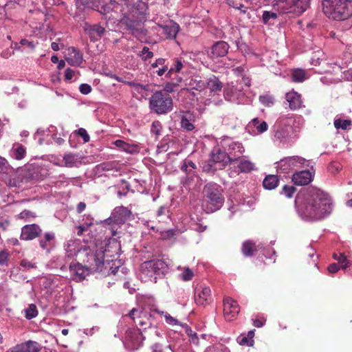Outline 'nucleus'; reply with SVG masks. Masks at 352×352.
<instances>
[{
  "mask_svg": "<svg viewBox=\"0 0 352 352\" xmlns=\"http://www.w3.org/2000/svg\"><path fill=\"white\" fill-rule=\"evenodd\" d=\"M168 65L166 63V60L163 58H157L154 63L151 64V67L155 69L158 67H163L164 65Z\"/></svg>",
  "mask_w": 352,
  "mask_h": 352,
  "instance_id": "59",
  "label": "nucleus"
},
{
  "mask_svg": "<svg viewBox=\"0 0 352 352\" xmlns=\"http://www.w3.org/2000/svg\"><path fill=\"white\" fill-rule=\"evenodd\" d=\"M191 89L202 91L206 89V79H202L201 76H193L188 79L186 84Z\"/></svg>",
  "mask_w": 352,
  "mask_h": 352,
  "instance_id": "25",
  "label": "nucleus"
},
{
  "mask_svg": "<svg viewBox=\"0 0 352 352\" xmlns=\"http://www.w3.org/2000/svg\"><path fill=\"white\" fill-rule=\"evenodd\" d=\"M9 164L6 158L0 156V173L8 170Z\"/></svg>",
  "mask_w": 352,
  "mask_h": 352,
  "instance_id": "57",
  "label": "nucleus"
},
{
  "mask_svg": "<svg viewBox=\"0 0 352 352\" xmlns=\"http://www.w3.org/2000/svg\"><path fill=\"white\" fill-rule=\"evenodd\" d=\"M38 244L40 248L46 253H50L56 245V235L53 232H46L39 236Z\"/></svg>",
  "mask_w": 352,
  "mask_h": 352,
  "instance_id": "15",
  "label": "nucleus"
},
{
  "mask_svg": "<svg viewBox=\"0 0 352 352\" xmlns=\"http://www.w3.org/2000/svg\"><path fill=\"white\" fill-rule=\"evenodd\" d=\"M78 73L76 70L67 68L65 71V78L67 81L75 80L77 78Z\"/></svg>",
  "mask_w": 352,
  "mask_h": 352,
  "instance_id": "52",
  "label": "nucleus"
},
{
  "mask_svg": "<svg viewBox=\"0 0 352 352\" xmlns=\"http://www.w3.org/2000/svg\"><path fill=\"white\" fill-rule=\"evenodd\" d=\"M275 164L278 173L287 174L296 168L309 166L310 162L302 157L294 155L284 157Z\"/></svg>",
  "mask_w": 352,
  "mask_h": 352,
  "instance_id": "9",
  "label": "nucleus"
},
{
  "mask_svg": "<svg viewBox=\"0 0 352 352\" xmlns=\"http://www.w3.org/2000/svg\"><path fill=\"white\" fill-rule=\"evenodd\" d=\"M109 250H97L87 258L82 259L87 265L77 263L69 265V272L73 280L81 281L92 272H102L105 267L104 257Z\"/></svg>",
  "mask_w": 352,
  "mask_h": 352,
  "instance_id": "3",
  "label": "nucleus"
},
{
  "mask_svg": "<svg viewBox=\"0 0 352 352\" xmlns=\"http://www.w3.org/2000/svg\"><path fill=\"white\" fill-rule=\"evenodd\" d=\"M291 109H297L302 106L301 96L296 91L288 92L285 96Z\"/></svg>",
  "mask_w": 352,
  "mask_h": 352,
  "instance_id": "26",
  "label": "nucleus"
},
{
  "mask_svg": "<svg viewBox=\"0 0 352 352\" xmlns=\"http://www.w3.org/2000/svg\"><path fill=\"white\" fill-rule=\"evenodd\" d=\"M25 318L28 320H31L38 315V310L34 304L29 305L28 307L25 309Z\"/></svg>",
  "mask_w": 352,
  "mask_h": 352,
  "instance_id": "48",
  "label": "nucleus"
},
{
  "mask_svg": "<svg viewBox=\"0 0 352 352\" xmlns=\"http://www.w3.org/2000/svg\"><path fill=\"white\" fill-rule=\"evenodd\" d=\"M210 160L215 164H221L223 166H226L230 162H232L226 151H223L219 148H214L212 150L211 153Z\"/></svg>",
  "mask_w": 352,
  "mask_h": 352,
  "instance_id": "22",
  "label": "nucleus"
},
{
  "mask_svg": "<svg viewBox=\"0 0 352 352\" xmlns=\"http://www.w3.org/2000/svg\"><path fill=\"white\" fill-rule=\"evenodd\" d=\"M333 258L335 260H337L340 265L341 267L344 270L346 269L350 265L349 261L347 260L346 257L344 254L342 253H334L333 254Z\"/></svg>",
  "mask_w": 352,
  "mask_h": 352,
  "instance_id": "44",
  "label": "nucleus"
},
{
  "mask_svg": "<svg viewBox=\"0 0 352 352\" xmlns=\"http://www.w3.org/2000/svg\"><path fill=\"white\" fill-rule=\"evenodd\" d=\"M77 133L83 139V141L85 142H88L89 141V140H90L89 135L85 129H83V128L79 129L77 131Z\"/></svg>",
  "mask_w": 352,
  "mask_h": 352,
  "instance_id": "60",
  "label": "nucleus"
},
{
  "mask_svg": "<svg viewBox=\"0 0 352 352\" xmlns=\"http://www.w3.org/2000/svg\"><path fill=\"white\" fill-rule=\"evenodd\" d=\"M294 192L295 188L294 186L285 185L283 188V194L288 198L292 197Z\"/></svg>",
  "mask_w": 352,
  "mask_h": 352,
  "instance_id": "54",
  "label": "nucleus"
},
{
  "mask_svg": "<svg viewBox=\"0 0 352 352\" xmlns=\"http://www.w3.org/2000/svg\"><path fill=\"white\" fill-rule=\"evenodd\" d=\"M184 67L183 62L179 58H175L173 65L169 68L166 74L167 78H172L174 73H179Z\"/></svg>",
  "mask_w": 352,
  "mask_h": 352,
  "instance_id": "32",
  "label": "nucleus"
},
{
  "mask_svg": "<svg viewBox=\"0 0 352 352\" xmlns=\"http://www.w3.org/2000/svg\"><path fill=\"white\" fill-rule=\"evenodd\" d=\"M173 107V102L171 96L163 91L154 92L149 98L150 109L158 115L171 111Z\"/></svg>",
  "mask_w": 352,
  "mask_h": 352,
  "instance_id": "7",
  "label": "nucleus"
},
{
  "mask_svg": "<svg viewBox=\"0 0 352 352\" xmlns=\"http://www.w3.org/2000/svg\"><path fill=\"white\" fill-rule=\"evenodd\" d=\"M239 307L236 301L230 297L224 298L223 313L227 320H232L239 313Z\"/></svg>",
  "mask_w": 352,
  "mask_h": 352,
  "instance_id": "16",
  "label": "nucleus"
},
{
  "mask_svg": "<svg viewBox=\"0 0 352 352\" xmlns=\"http://www.w3.org/2000/svg\"><path fill=\"white\" fill-rule=\"evenodd\" d=\"M65 249L67 256H76L79 259L87 258L91 253H95V252L91 250L89 247L82 245L81 241L78 239L69 240L65 245Z\"/></svg>",
  "mask_w": 352,
  "mask_h": 352,
  "instance_id": "10",
  "label": "nucleus"
},
{
  "mask_svg": "<svg viewBox=\"0 0 352 352\" xmlns=\"http://www.w3.org/2000/svg\"><path fill=\"white\" fill-rule=\"evenodd\" d=\"M190 116L189 115V117ZM181 126L186 131H192L195 129L194 124L191 122V120L188 118V113L183 115L181 119Z\"/></svg>",
  "mask_w": 352,
  "mask_h": 352,
  "instance_id": "45",
  "label": "nucleus"
},
{
  "mask_svg": "<svg viewBox=\"0 0 352 352\" xmlns=\"http://www.w3.org/2000/svg\"><path fill=\"white\" fill-rule=\"evenodd\" d=\"M254 243L250 241H245L242 245V252L245 256H251L254 250Z\"/></svg>",
  "mask_w": 352,
  "mask_h": 352,
  "instance_id": "47",
  "label": "nucleus"
},
{
  "mask_svg": "<svg viewBox=\"0 0 352 352\" xmlns=\"http://www.w3.org/2000/svg\"><path fill=\"white\" fill-rule=\"evenodd\" d=\"M41 232L42 229L37 224L25 225L21 228V239L25 241L33 240L38 237Z\"/></svg>",
  "mask_w": 352,
  "mask_h": 352,
  "instance_id": "17",
  "label": "nucleus"
},
{
  "mask_svg": "<svg viewBox=\"0 0 352 352\" xmlns=\"http://www.w3.org/2000/svg\"><path fill=\"white\" fill-rule=\"evenodd\" d=\"M56 127L50 126L47 129H38L35 135L38 138V143L40 144L46 142L47 144L52 142V139H54Z\"/></svg>",
  "mask_w": 352,
  "mask_h": 352,
  "instance_id": "20",
  "label": "nucleus"
},
{
  "mask_svg": "<svg viewBox=\"0 0 352 352\" xmlns=\"http://www.w3.org/2000/svg\"><path fill=\"white\" fill-rule=\"evenodd\" d=\"M324 53L322 50H318L314 52L313 56L311 58V63L313 65L317 66L320 64V61L323 60Z\"/></svg>",
  "mask_w": 352,
  "mask_h": 352,
  "instance_id": "50",
  "label": "nucleus"
},
{
  "mask_svg": "<svg viewBox=\"0 0 352 352\" xmlns=\"http://www.w3.org/2000/svg\"><path fill=\"white\" fill-rule=\"evenodd\" d=\"M140 278L144 281L156 283L168 272V264L162 259L155 258L143 262L140 265Z\"/></svg>",
  "mask_w": 352,
  "mask_h": 352,
  "instance_id": "5",
  "label": "nucleus"
},
{
  "mask_svg": "<svg viewBox=\"0 0 352 352\" xmlns=\"http://www.w3.org/2000/svg\"><path fill=\"white\" fill-rule=\"evenodd\" d=\"M277 19V14L272 11H263L262 15V21L266 25L274 24Z\"/></svg>",
  "mask_w": 352,
  "mask_h": 352,
  "instance_id": "40",
  "label": "nucleus"
},
{
  "mask_svg": "<svg viewBox=\"0 0 352 352\" xmlns=\"http://www.w3.org/2000/svg\"><path fill=\"white\" fill-rule=\"evenodd\" d=\"M312 174L309 170H302L294 173L292 181L296 185L304 186L309 184L312 180Z\"/></svg>",
  "mask_w": 352,
  "mask_h": 352,
  "instance_id": "23",
  "label": "nucleus"
},
{
  "mask_svg": "<svg viewBox=\"0 0 352 352\" xmlns=\"http://www.w3.org/2000/svg\"><path fill=\"white\" fill-rule=\"evenodd\" d=\"M259 100L262 104L267 106H270L273 104V98L267 95L261 96L259 97Z\"/></svg>",
  "mask_w": 352,
  "mask_h": 352,
  "instance_id": "55",
  "label": "nucleus"
},
{
  "mask_svg": "<svg viewBox=\"0 0 352 352\" xmlns=\"http://www.w3.org/2000/svg\"><path fill=\"white\" fill-rule=\"evenodd\" d=\"M278 184V179L276 175H270L264 179L263 182V187L267 190L274 189Z\"/></svg>",
  "mask_w": 352,
  "mask_h": 352,
  "instance_id": "34",
  "label": "nucleus"
},
{
  "mask_svg": "<svg viewBox=\"0 0 352 352\" xmlns=\"http://www.w3.org/2000/svg\"><path fill=\"white\" fill-rule=\"evenodd\" d=\"M197 168L196 164L189 159H186L181 167V170L186 174H191Z\"/></svg>",
  "mask_w": 352,
  "mask_h": 352,
  "instance_id": "42",
  "label": "nucleus"
},
{
  "mask_svg": "<svg viewBox=\"0 0 352 352\" xmlns=\"http://www.w3.org/2000/svg\"><path fill=\"white\" fill-rule=\"evenodd\" d=\"M177 269L181 271V273L179 275V277L181 280L184 281H189L193 278L194 272L189 267H178Z\"/></svg>",
  "mask_w": 352,
  "mask_h": 352,
  "instance_id": "37",
  "label": "nucleus"
},
{
  "mask_svg": "<svg viewBox=\"0 0 352 352\" xmlns=\"http://www.w3.org/2000/svg\"><path fill=\"white\" fill-rule=\"evenodd\" d=\"M294 117V114L283 115L278 119L277 122L279 125L292 127Z\"/></svg>",
  "mask_w": 352,
  "mask_h": 352,
  "instance_id": "46",
  "label": "nucleus"
},
{
  "mask_svg": "<svg viewBox=\"0 0 352 352\" xmlns=\"http://www.w3.org/2000/svg\"><path fill=\"white\" fill-rule=\"evenodd\" d=\"M131 211L128 208L122 206L114 208L111 212V216L105 220L106 223H108L109 225H113L111 228L113 236L116 234L115 226H119L124 223L126 221L131 218Z\"/></svg>",
  "mask_w": 352,
  "mask_h": 352,
  "instance_id": "11",
  "label": "nucleus"
},
{
  "mask_svg": "<svg viewBox=\"0 0 352 352\" xmlns=\"http://www.w3.org/2000/svg\"><path fill=\"white\" fill-rule=\"evenodd\" d=\"M205 196L201 201V206L206 213H212L219 210L224 202V198L221 190L216 184H209L206 186Z\"/></svg>",
  "mask_w": 352,
  "mask_h": 352,
  "instance_id": "6",
  "label": "nucleus"
},
{
  "mask_svg": "<svg viewBox=\"0 0 352 352\" xmlns=\"http://www.w3.org/2000/svg\"><path fill=\"white\" fill-rule=\"evenodd\" d=\"M152 311L164 316L166 322L171 326L179 325L181 327H183L189 336H196L197 334L195 333H193L190 328L186 324H183L180 323L176 318L171 316L167 312H164L162 311H161L157 309H154L152 310Z\"/></svg>",
  "mask_w": 352,
  "mask_h": 352,
  "instance_id": "19",
  "label": "nucleus"
},
{
  "mask_svg": "<svg viewBox=\"0 0 352 352\" xmlns=\"http://www.w3.org/2000/svg\"><path fill=\"white\" fill-rule=\"evenodd\" d=\"M253 126L256 128L258 133H262L266 131L268 129V125L265 121H260L258 118H254L250 122L248 127Z\"/></svg>",
  "mask_w": 352,
  "mask_h": 352,
  "instance_id": "33",
  "label": "nucleus"
},
{
  "mask_svg": "<svg viewBox=\"0 0 352 352\" xmlns=\"http://www.w3.org/2000/svg\"><path fill=\"white\" fill-rule=\"evenodd\" d=\"M36 217V214L30 210H24L19 214V219H23L26 221H31Z\"/></svg>",
  "mask_w": 352,
  "mask_h": 352,
  "instance_id": "49",
  "label": "nucleus"
},
{
  "mask_svg": "<svg viewBox=\"0 0 352 352\" xmlns=\"http://www.w3.org/2000/svg\"><path fill=\"white\" fill-rule=\"evenodd\" d=\"M300 217L307 221H320L328 217L333 210L331 197L317 188H309L303 195L302 200L298 196L296 200Z\"/></svg>",
  "mask_w": 352,
  "mask_h": 352,
  "instance_id": "1",
  "label": "nucleus"
},
{
  "mask_svg": "<svg viewBox=\"0 0 352 352\" xmlns=\"http://www.w3.org/2000/svg\"><path fill=\"white\" fill-rule=\"evenodd\" d=\"M141 56L142 58L146 60L153 56V53L149 50L148 47H144L141 51Z\"/></svg>",
  "mask_w": 352,
  "mask_h": 352,
  "instance_id": "56",
  "label": "nucleus"
},
{
  "mask_svg": "<svg viewBox=\"0 0 352 352\" xmlns=\"http://www.w3.org/2000/svg\"><path fill=\"white\" fill-rule=\"evenodd\" d=\"M91 31L96 33L98 36H101L104 33L105 30L100 25H95L91 28Z\"/></svg>",
  "mask_w": 352,
  "mask_h": 352,
  "instance_id": "62",
  "label": "nucleus"
},
{
  "mask_svg": "<svg viewBox=\"0 0 352 352\" xmlns=\"http://www.w3.org/2000/svg\"><path fill=\"white\" fill-rule=\"evenodd\" d=\"M6 352H25L24 344L21 343L8 349Z\"/></svg>",
  "mask_w": 352,
  "mask_h": 352,
  "instance_id": "61",
  "label": "nucleus"
},
{
  "mask_svg": "<svg viewBox=\"0 0 352 352\" xmlns=\"http://www.w3.org/2000/svg\"><path fill=\"white\" fill-rule=\"evenodd\" d=\"M114 144L121 151L127 153L133 154L139 152V147L138 145L129 144L121 140L115 141Z\"/></svg>",
  "mask_w": 352,
  "mask_h": 352,
  "instance_id": "27",
  "label": "nucleus"
},
{
  "mask_svg": "<svg viewBox=\"0 0 352 352\" xmlns=\"http://www.w3.org/2000/svg\"><path fill=\"white\" fill-rule=\"evenodd\" d=\"M162 129V125L161 122L158 120L154 121L151 127V133L155 135L157 137L160 136L161 135Z\"/></svg>",
  "mask_w": 352,
  "mask_h": 352,
  "instance_id": "51",
  "label": "nucleus"
},
{
  "mask_svg": "<svg viewBox=\"0 0 352 352\" xmlns=\"http://www.w3.org/2000/svg\"><path fill=\"white\" fill-rule=\"evenodd\" d=\"M304 124L305 120L303 117L299 115H294L292 125V128L293 129L294 131H299L300 129L304 126Z\"/></svg>",
  "mask_w": 352,
  "mask_h": 352,
  "instance_id": "43",
  "label": "nucleus"
},
{
  "mask_svg": "<svg viewBox=\"0 0 352 352\" xmlns=\"http://www.w3.org/2000/svg\"><path fill=\"white\" fill-rule=\"evenodd\" d=\"M322 11L329 19L344 21L352 15V1L323 0Z\"/></svg>",
  "mask_w": 352,
  "mask_h": 352,
  "instance_id": "4",
  "label": "nucleus"
},
{
  "mask_svg": "<svg viewBox=\"0 0 352 352\" xmlns=\"http://www.w3.org/2000/svg\"><path fill=\"white\" fill-rule=\"evenodd\" d=\"M229 50L228 44L223 41L215 43L211 47L210 54L211 58L222 57L227 54Z\"/></svg>",
  "mask_w": 352,
  "mask_h": 352,
  "instance_id": "21",
  "label": "nucleus"
},
{
  "mask_svg": "<svg viewBox=\"0 0 352 352\" xmlns=\"http://www.w3.org/2000/svg\"><path fill=\"white\" fill-rule=\"evenodd\" d=\"M63 162L67 167H74L79 163L77 156L72 153L65 154L63 157Z\"/></svg>",
  "mask_w": 352,
  "mask_h": 352,
  "instance_id": "38",
  "label": "nucleus"
},
{
  "mask_svg": "<svg viewBox=\"0 0 352 352\" xmlns=\"http://www.w3.org/2000/svg\"><path fill=\"white\" fill-rule=\"evenodd\" d=\"M10 156L17 160L23 159L26 155V149L19 143H14L10 151Z\"/></svg>",
  "mask_w": 352,
  "mask_h": 352,
  "instance_id": "28",
  "label": "nucleus"
},
{
  "mask_svg": "<svg viewBox=\"0 0 352 352\" xmlns=\"http://www.w3.org/2000/svg\"><path fill=\"white\" fill-rule=\"evenodd\" d=\"M207 85L206 89H209L210 91V96L211 98L206 100L205 102L206 105H209L210 104H214V105L221 104L223 101L221 99L216 98L215 96L217 92L221 91L223 87L222 82L219 80L218 78L213 76L208 79H206Z\"/></svg>",
  "mask_w": 352,
  "mask_h": 352,
  "instance_id": "13",
  "label": "nucleus"
},
{
  "mask_svg": "<svg viewBox=\"0 0 352 352\" xmlns=\"http://www.w3.org/2000/svg\"><path fill=\"white\" fill-rule=\"evenodd\" d=\"M20 44L22 45H26L30 49H34L36 46V44L31 41H28L25 38H23L20 41Z\"/></svg>",
  "mask_w": 352,
  "mask_h": 352,
  "instance_id": "63",
  "label": "nucleus"
},
{
  "mask_svg": "<svg viewBox=\"0 0 352 352\" xmlns=\"http://www.w3.org/2000/svg\"><path fill=\"white\" fill-rule=\"evenodd\" d=\"M238 343L241 345H248L249 346H252L254 344V340H249L248 337L243 336V337H239L237 338Z\"/></svg>",
  "mask_w": 352,
  "mask_h": 352,
  "instance_id": "53",
  "label": "nucleus"
},
{
  "mask_svg": "<svg viewBox=\"0 0 352 352\" xmlns=\"http://www.w3.org/2000/svg\"><path fill=\"white\" fill-rule=\"evenodd\" d=\"M170 79L172 80V81L167 82L164 85V89L163 90L164 92H166L167 94L174 91L175 87H177L179 84L182 82L181 77H177L175 80L173 78Z\"/></svg>",
  "mask_w": 352,
  "mask_h": 352,
  "instance_id": "41",
  "label": "nucleus"
},
{
  "mask_svg": "<svg viewBox=\"0 0 352 352\" xmlns=\"http://www.w3.org/2000/svg\"><path fill=\"white\" fill-rule=\"evenodd\" d=\"M189 175V176L183 178L182 182L186 188L191 190L197 187V183L199 182V177L194 174Z\"/></svg>",
  "mask_w": 352,
  "mask_h": 352,
  "instance_id": "31",
  "label": "nucleus"
},
{
  "mask_svg": "<svg viewBox=\"0 0 352 352\" xmlns=\"http://www.w3.org/2000/svg\"><path fill=\"white\" fill-rule=\"evenodd\" d=\"M223 96L226 100L237 104L243 102L245 92L241 86L233 82L228 84L223 89Z\"/></svg>",
  "mask_w": 352,
  "mask_h": 352,
  "instance_id": "14",
  "label": "nucleus"
},
{
  "mask_svg": "<svg viewBox=\"0 0 352 352\" xmlns=\"http://www.w3.org/2000/svg\"><path fill=\"white\" fill-rule=\"evenodd\" d=\"M210 299V289L208 287H203L201 290L197 289L195 294V300L199 305H206Z\"/></svg>",
  "mask_w": 352,
  "mask_h": 352,
  "instance_id": "24",
  "label": "nucleus"
},
{
  "mask_svg": "<svg viewBox=\"0 0 352 352\" xmlns=\"http://www.w3.org/2000/svg\"><path fill=\"white\" fill-rule=\"evenodd\" d=\"M65 60L70 65L79 67L83 61L82 54L76 47H70L67 49Z\"/></svg>",
  "mask_w": 352,
  "mask_h": 352,
  "instance_id": "18",
  "label": "nucleus"
},
{
  "mask_svg": "<svg viewBox=\"0 0 352 352\" xmlns=\"http://www.w3.org/2000/svg\"><path fill=\"white\" fill-rule=\"evenodd\" d=\"M333 124L336 129L348 130L352 126L351 120L349 119L343 120L341 118H336Z\"/></svg>",
  "mask_w": 352,
  "mask_h": 352,
  "instance_id": "35",
  "label": "nucleus"
},
{
  "mask_svg": "<svg viewBox=\"0 0 352 352\" xmlns=\"http://www.w3.org/2000/svg\"><path fill=\"white\" fill-rule=\"evenodd\" d=\"M162 32L167 38H175L179 30V26L176 23L170 22V24L161 26Z\"/></svg>",
  "mask_w": 352,
  "mask_h": 352,
  "instance_id": "29",
  "label": "nucleus"
},
{
  "mask_svg": "<svg viewBox=\"0 0 352 352\" xmlns=\"http://www.w3.org/2000/svg\"><path fill=\"white\" fill-rule=\"evenodd\" d=\"M92 90L91 87L86 83H82L79 87V91L81 94L87 95L91 93Z\"/></svg>",
  "mask_w": 352,
  "mask_h": 352,
  "instance_id": "58",
  "label": "nucleus"
},
{
  "mask_svg": "<svg viewBox=\"0 0 352 352\" xmlns=\"http://www.w3.org/2000/svg\"><path fill=\"white\" fill-rule=\"evenodd\" d=\"M114 12L120 11L122 17L120 23L126 26V29L131 32V34L136 37L145 34L144 23L146 21L145 14L136 7L129 5L126 0H122L121 3H111Z\"/></svg>",
  "mask_w": 352,
  "mask_h": 352,
  "instance_id": "2",
  "label": "nucleus"
},
{
  "mask_svg": "<svg viewBox=\"0 0 352 352\" xmlns=\"http://www.w3.org/2000/svg\"><path fill=\"white\" fill-rule=\"evenodd\" d=\"M168 69H168V65H164V66L161 67L160 68H159L157 70L155 71V73L159 76H162L163 75L166 76V74L168 72Z\"/></svg>",
  "mask_w": 352,
  "mask_h": 352,
  "instance_id": "64",
  "label": "nucleus"
},
{
  "mask_svg": "<svg viewBox=\"0 0 352 352\" xmlns=\"http://www.w3.org/2000/svg\"><path fill=\"white\" fill-rule=\"evenodd\" d=\"M222 146L228 153L231 162L238 160L245 152L242 143L228 138L223 140Z\"/></svg>",
  "mask_w": 352,
  "mask_h": 352,
  "instance_id": "12",
  "label": "nucleus"
},
{
  "mask_svg": "<svg viewBox=\"0 0 352 352\" xmlns=\"http://www.w3.org/2000/svg\"><path fill=\"white\" fill-rule=\"evenodd\" d=\"M310 0H275L274 7L280 14H294L299 15L309 6Z\"/></svg>",
  "mask_w": 352,
  "mask_h": 352,
  "instance_id": "8",
  "label": "nucleus"
},
{
  "mask_svg": "<svg viewBox=\"0 0 352 352\" xmlns=\"http://www.w3.org/2000/svg\"><path fill=\"white\" fill-rule=\"evenodd\" d=\"M23 344L25 352H39L42 349L41 344L35 341L28 340Z\"/></svg>",
  "mask_w": 352,
  "mask_h": 352,
  "instance_id": "39",
  "label": "nucleus"
},
{
  "mask_svg": "<svg viewBox=\"0 0 352 352\" xmlns=\"http://www.w3.org/2000/svg\"><path fill=\"white\" fill-rule=\"evenodd\" d=\"M291 77L292 80L296 82H302L307 79L305 71L301 69H294Z\"/></svg>",
  "mask_w": 352,
  "mask_h": 352,
  "instance_id": "36",
  "label": "nucleus"
},
{
  "mask_svg": "<svg viewBox=\"0 0 352 352\" xmlns=\"http://www.w3.org/2000/svg\"><path fill=\"white\" fill-rule=\"evenodd\" d=\"M236 168V172L238 173H250L255 169V164L248 160L242 159L239 161Z\"/></svg>",
  "mask_w": 352,
  "mask_h": 352,
  "instance_id": "30",
  "label": "nucleus"
}]
</instances>
